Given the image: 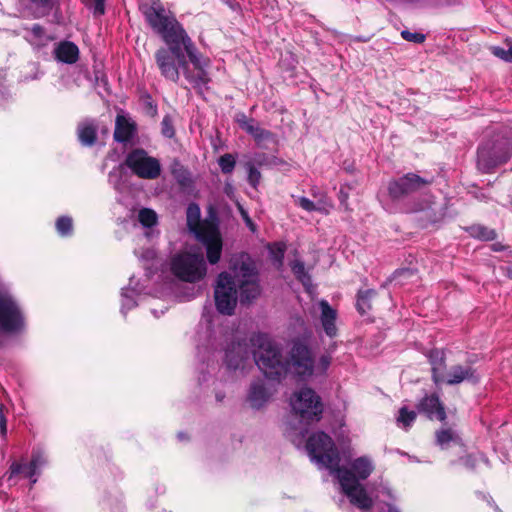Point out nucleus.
Returning <instances> with one entry per match:
<instances>
[{
    "instance_id": "nucleus-1",
    "label": "nucleus",
    "mask_w": 512,
    "mask_h": 512,
    "mask_svg": "<svg viewBox=\"0 0 512 512\" xmlns=\"http://www.w3.org/2000/svg\"><path fill=\"white\" fill-rule=\"evenodd\" d=\"M150 26L159 33L167 44V50L179 60L185 79L195 88L202 89L210 82L207 68L210 59L201 54L183 26L174 16L167 15L159 0H154L144 10Z\"/></svg>"
},
{
    "instance_id": "nucleus-2",
    "label": "nucleus",
    "mask_w": 512,
    "mask_h": 512,
    "mask_svg": "<svg viewBox=\"0 0 512 512\" xmlns=\"http://www.w3.org/2000/svg\"><path fill=\"white\" fill-rule=\"evenodd\" d=\"M251 343L256 348L255 363L269 380L279 381L287 374H291L305 381L315 374V358L304 340L292 341L285 361L282 359L279 347L267 335H254Z\"/></svg>"
},
{
    "instance_id": "nucleus-3",
    "label": "nucleus",
    "mask_w": 512,
    "mask_h": 512,
    "mask_svg": "<svg viewBox=\"0 0 512 512\" xmlns=\"http://www.w3.org/2000/svg\"><path fill=\"white\" fill-rule=\"evenodd\" d=\"M234 276L228 272L218 275L214 288L217 310L221 314L232 315L237 304V286L241 301H251L260 294L258 276L252 263L242 261L234 267Z\"/></svg>"
},
{
    "instance_id": "nucleus-4",
    "label": "nucleus",
    "mask_w": 512,
    "mask_h": 512,
    "mask_svg": "<svg viewBox=\"0 0 512 512\" xmlns=\"http://www.w3.org/2000/svg\"><path fill=\"white\" fill-rule=\"evenodd\" d=\"M306 449L313 462L328 469L331 474L336 476L340 486L350 491L355 481L351 477V472L346 467L339 465V452L328 434L317 432L311 435L307 440ZM348 494L352 495L351 492Z\"/></svg>"
},
{
    "instance_id": "nucleus-5",
    "label": "nucleus",
    "mask_w": 512,
    "mask_h": 512,
    "mask_svg": "<svg viewBox=\"0 0 512 512\" xmlns=\"http://www.w3.org/2000/svg\"><path fill=\"white\" fill-rule=\"evenodd\" d=\"M187 226L197 240L206 249L207 260L210 264H217L222 254V237L217 223L214 221H201L200 207L196 203H190L186 211Z\"/></svg>"
},
{
    "instance_id": "nucleus-6",
    "label": "nucleus",
    "mask_w": 512,
    "mask_h": 512,
    "mask_svg": "<svg viewBox=\"0 0 512 512\" xmlns=\"http://www.w3.org/2000/svg\"><path fill=\"white\" fill-rule=\"evenodd\" d=\"M348 470V468H346ZM374 470L372 460L367 456H362L353 460L350 464L349 471L355 484L351 486V496L348 494V489L341 486L343 493L349 498L350 502L361 509L363 512L371 511L374 500L368 494L363 485L360 484L361 480H366Z\"/></svg>"
},
{
    "instance_id": "nucleus-7",
    "label": "nucleus",
    "mask_w": 512,
    "mask_h": 512,
    "mask_svg": "<svg viewBox=\"0 0 512 512\" xmlns=\"http://www.w3.org/2000/svg\"><path fill=\"white\" fill-rule=\"evenodd\" d=\"M512 154V142L502 133L494 134L478 148L477 165L489 173L496 166L507 162Z\"/></svg>"
},
{
    "instance_id": "nucleus-8",
    "label": "nucleus",
    "mask_w": 512,
    "mask_h": 512,
    "mask_svg": "<svg viewBox=\"0 0 512 512\" xmlns=\"http://www.w3.org/2000/svg\"><path fill=\"white\" fill-rule=\"evenodd\" d=\"M170 269L177 278L191 283L202 280L207 273L206 262L201 253L176 254L171 259Z\"/></svg>"
},
{
    "instance_id": "nucleus-9",
    "label": "nucleus",
    "mask_w": 512,
    "mask_h": 512,
    "mask_svg": "<svg viewBox=\"0 0 512 512\" xmlns=\"http://www.w3.org/2000/svg\"><path fill=\"white\" fill-rule=\"evenodd\" d=\"M290 405L301 423L308 425L321 419L323 412L321 398L311 388L304 387L295 392L290 398Z\"/></svg>"
},
{
    "instance_id": "nucleus-10",
    "label": "nucleus",
    "mask_w": 512,
    "mask_h": 512,
    "mask_svg": "<svg viewBox=\"0 0 512 512\" xmlns=\"http://www.w3.org/2000/svg\"><path fill=\"white\" fill-rule=\"evenodd\" d=\"M25 329V317L17 301L0 293V345L3 335L19 334Z\"/></svg>"
},
{
    "instance_id": "nucleus-11",
    "label": "nucleus",
    "mask_w": 512,
    "mask_h": 512,
    "mask_svg": "<svg viewBox=\"0 0 512 512\" xmlns=\"http://www.w3.org/2000/svg\"><path fill=\"white\" fill-rule=\"evenodd\" d=\"M432 182V178L428 179L415 173H407L389 181L387 190L392 200L400 201L424 191L432 184Z\"/></svg>"
},
{
    "instance_id": "nucleus-12",
    "label": "nucleus",
    "mask_w": 512,
    "mask_h": 512,
    "mask_svg": "<svg viewBox=\"0 0 512 512\" xmlns=\"http://www.w3.org/2000/svg\"><path fill=\"white\" fill-rule=\"evenodd\" d=\"M124 165L127 166L133 174L142 179H156L161 173L160 162L148 155L143 149H134L130 151Z\"/></svg>"
},
{
    "instance_id": "nucleus-13",
    "label": "nucleus",
    "mask_w": 512,
    "mask_h": 512,
    "mask_svg": "<svg viewBox=\"0 0 512 512\" xmlns=\"http://www.w3.org/2000/svg\"><path fill=\"white\" fill-rule=\"evenodd\" d=\"M155 61L161 75L173 83H178L180 79L179 60L173 52L166 48H160L155 53Z\"/></svg>"
},
{
    "instance_id": "nucleus-14",
    "label": "nucleus",
    "mask_w": 512,
    "mask_h": 512,
    "mask_svg": "<svg viewBox=\"0 0 512 512\" xmlns=\"http://www.w3.org/2000/svg\"><path fill=\"white\" fill-rule=\"evenodd\" d=\"M276 391L274 385H266L264 380H256L251 383L247 395V401L254 409L263 407Z\"/></svg>"
},
{
    "instance_id": "nucleus-15",
    "label": "nucleus",
    "mask_w": 512,
    "mask_h": 512,
    "mask_svg": "<svg viewBox=\"0 0 512 512\" xmlns=\"http://www.w3.org/2000/svg\"><path fill=\"white\" fill-rule=\"evenodd\" d=\"M46 463V458L41 451H36L28 464L13 463L11 465V475L23 474L25 478L31 479V484H35L37 479L34 476L37 470Z\"/></svg>"
},
{
    "instance_id": "nucleus-16",
    "label": "nucleus",
    "mask_w": 512,
    "mask_h": 512,
    "mask_svg": "<svg viewBox=\"0 0 512 512\" xmlns=\"http://www.w3.org/2000/svg\"><path fill=\"white\" fill-rule=\"evenodd\" d=\"M463 381L478 383L479 376L476 374V370L471 366L454 365L450 368L447 374L444 373V380L442 383H446L447 385H457Z\"/></svg>"
},
{
    "instance_id": "nucleus-17",
    "label": "nucleus",
    "mask_w": 512,
    "mask_h": 512,
    "mask_svg": "<svg viewBox=\"0 0 512 512\" xmlns=\"http://www.w3.org/2000/svg\"><path fill=\"white\" fill-rule=\"evenodd\" d=\"M419 413H424L429 419L444 421L446 412L437 395L425 396L417 406Z\"/></svg>"
},
{
    "instance_id": "nucleus-18",
    "label": "nucleus",
    "mask_w": 512,
    "mask_h": 512,
    "mask_svg": "<svg viewBox=\"0 0 512 512\" xmlns=\"http://www.w3.org/2000/svg\"><path fill=\"white\" fill-rule=\"evenodd\" d=\"M431 365L432 380L436 385L442 384L444 380V370L446 368V358L443 350L432 349L427 354Z\"/></svg>"
},
{
    "instance_id": "nucleus-19",
    "label": "nucleus",
    "mask_w": 512,
    "mask_h": 512,
    "mask_svg": "<svg viewBox=\"0 0 512 512\" xmlns=\"http://www.w3.org/2000/svg\"><path fill=\"white\" fill-rule=\"evenodd\" d=\"M319 307L321 309L320 320L326 335L331 338L335 337L337 334V327L335 324L337 311L333 309L326 300H321L319 302Z\"/></svg>"
},
{
    "instance_id": "nucleus-20",
    "label": "nucleus",
    "mask_w": 512,
    "mask_h": 512,
    "mask_svg": "<svg viewBox=\"0 0 512 512\" xmlns=\"http://www.w3.org/2000/svg\"><path fill=\"white\" fill-rule=\"evenodd\" d=\"M135 132V126L125 116L116 117L114 139L119 143L128 142Z\"/></svg>"
},
{
    "instance_id": "nucleus-21",
    "label": "nucleus",
    "mask_w": 512,
    "mask_h": 512,
    "mask_svg": "<svg viewBox=\"0 0 512 512\" xmlns=\"http://www.w3.org/2000/svg\"><path fill=\"white\" fill-rule=\"evenodd\" d=\"M18 34H22L25 40L36 47L45 45L49 39L40 24H33L31 28H23V32L19 31Z\"/></svg>"
},
{
    "instance_id": "nucleus-22",
    "label": "nucleus",
    "mask_w": 512,
    "mask_h": 512,
    "mask_svg": "<svg viewBox=\"0 0 512 512\" xmlns=\"http://www.w3.org/2000/svg\"><path fill=\"white\" fill-rule=\"evenodd\" d=\"M296 202L305 211H317L324 215H328L333 207L332 202L326 197L320 198L317 203H314L306 197H299Z\"/></svg>"
},
{
    "instance_id": "nucleus-23",
    "label": "nucleus",
    "mask_w": 512,
    "mask_h": 512,
    "mask_svg": "<svg viewBox=\"0 0 512 512\" xmlns=\"http://www.w3.org/2000/svg\"><path fill=\"white\" fill-rule=\"evenodd\" d=\"M55 56L63 63L73 64L78 60L79 49L72 42H62L56 47Z\"/></svg>"
},
{
    "instance_id": "nucleus-24",
    "label": "nucleus",
    "mask_w": 512,
    "mask_h": 512,
    "mask_svg": "<svg viewBox=\"0 0 512 512\" xmlns=\"http://www.w3.org/2000/svg\"><path fill=\"white\" fill-rule=\"evenodd\" d=\"M247 351L243 349L240 343L233 346L232 349L226 352V363L230 369H238L243 366L245 359H247Z\"/></svg>"
},
{
    "instance_id": "nucleus-25",
    "label": "nucleus",
    "mask_w": 512,
    "mask_h": 512,
    "mask_svg": "<svg viewBox=\"0 0 512 512\" xmlns=\"http://www.w3.org/2000/svg\"><path fill=\"white\" fill-rule=\"evenodd\" d=\"M79 141L85 146H92L97 139V128L93 122L86 121L79 124L78 129Z\"/></svg>"
},
{
    "instance_id": "nucleus-26",
    "label": "nucleus",
    "mask_w": 512,
    "mask_h": 512,
    "mask_svg": "<svg viewBox=\"0 0 512 512\" xmlns=\"http://www.w3.org/2000/svg\"><path fill=\"white\" fill-rule=\"evenodd\" d=\"M436 443L442 449H446L450 443L461 444V437L451 428H443L435 433Z\"/></svg>"
},
{
    "instance_id": "nucleus-27",
    "label": "nucleus",
    "mask_w": 512,
    "mask_h": 512,
    "mask_svg": "<svg viewBox=\"0 0 512 512\" xmlns=\"http://www.w3.org/2000/svg\"><path fill=\"white\" fill-rule=\"evenodd\" d=\"M376 295L377 292L374 289L359 290L356 307L360 314L364 315L371 310V301Z\"/></svg>"
},
{
    "instance_id": "nucleus-28",
    "label": "nucleus",
    "mask_w": 512,
    "mask_h": 512,
    "mask_svg": "<svg viewBox=\"0 0 512 512\" xmlns=\"http://www.w3.org/2000/svg\"><path fill=\"white\" fill-rule=\"evenodd\" d=\"M466 231L469 233L471 237L481 241H492L497 237V233L494 229L488 228L480 224L472 225L466 228Z\"/></svg>"
},
{
    "instance_id": "nucleus-29",
    "label": "nucleus",
    "mask_w": 512,
    "mask_h": 512,
    "mask_svg": "<svg viewBox=\"0 0 512 512\" xmlns=\"http://www.w3.org/2000/svg\"><path fill=\"white\" fill-rule=\"evenodd\" d=\"M291 270L296 276V278L305 286H311V277L309 273L305 269V265L300 260H295L291 263Z\"/></svg>"
},
{
    "instance_id": "nucleus-30",
    "label": "nucleus",
    "mask_w": 512,
    "mask_h": 512,
    "mask_svg": "<svg viewBox=\"0 0 512 512\" xmlns=\"http://www.w3.org/2000/svg\"><path fill=\"white\" fill-rule=\"evenodd\" d=\"M245 131L254 137L258 142L270 139L271 133L268 130L261 128L255 121L251 125L245 126Z\"/></svg>"
},
{
    "instance_id": "nucleus-31",
    "label": "nucleus",
    "mask_w": 512,
    "mask_h": 512,
    "mask_svg": "<svg viewBox=\"0 0 512 512\" xmlns=\"http://www.w3.org/2000/svg\"><path fill=\"white\" fill-rule=\"evenodd\" d=\"M138 220L144 227H152L157 223V214L149 208H142L138 213Z\"/></svg>"
},
{
    "instance_id": "nucleus-32",
    "label": "nucleus",
    "mask_w": 512,
    "mask_h": 512,
    "mask_svg": "<svg viewBox=\"0 0 512 512\" xmlns=\"http://www.w3.org/2000/svg\"><path fill=\"white\" fill-rule=\"evenodd\" d=\"M416 419V413L414 411H409L406 407H402L399 410V415L397 417L398 425H402L405 429L410 427L412 423Z\"/></svg>"
},
{
    "instance_id": "nucleus-33",
    "label": "nucleus",
    "mask_w": 512,
    "mask_h": 512,
    "mask_svg": "<svg viewBox=\"0 0 512 512\" xmlns=\"http://www.w3.org/2000/svg\"><path fill=\"white\" fill-rule=\"evenodd\" d=\"M121 296H122L121 312L123 314H126L127 310H130L136 306L135 291L129 290V289H123Z\"/></svg>"
},
{
    "instance_id": "nucleus-34",
    "label": "nucleus",
    "mask_w": 512,
    "mask_h": 512,
    "mask_svg": "<svg viewBox=\"0 0 512 512\" xmlns=\"http://www.w3.org/2000/svg\"><path fill=\"white\" fill-rule=\"evenodd\" d=\"M56 229L61 236L71 235L73 229L72 219L68 216L59 217L56 221Z\"/></svg>"
},
{
    "instance_id": "nucleus-35",
    "label": "nucleus",
    "mask_w": 512,
    "mask_h": 512,
    "mask_svg": "<svg viewBox=\"0 0 512 512\" xmlns=\"http://www.w3.org/2000/svg\"><path fill=\"white\" fill-rule=\"evenodd\" d=\"M218 164L224 174H230L235 168L236 160L232 154L227 153L219 158Z\"/></svg>"
},
{
    "instance_id": "nucleus-36",
    "label": "nucleus",
    "mask_w": 512,
    "mask_h": 512,
    "mask_svg": "<svg viewBox=\"0 0 512 512\" xmlns=\"http://www.w3.org/2000/svg\"><path fill=\"white\" fill-rule=\"evenodd\" d=\"M245 168L248 172L247 180L253 188H257L261 180V173L255 163H245Z\"/></svg>"
},
{
    "instance_id": "nucleus-37",
    "label": "nucleus",
    "mask_w": 512,
    "mask_h": 512,
    "mask_svg": "<svg viewBox=\"0 0 512 512\" xmlns=\"http://www.w3.org/2000/svg\"><path fill=\"white\" fill-rule=\"evenodd\" d=\"M108 181L116 190H121L122 186V165L115 167L108 175Z\"/></svg>"
},
{
    "instance_id": "nucleus-38",
    "label": "nucleus",
    "mask_w": 512,
    "mask_h": 512,
    "mask_svg": "<svg viewBox=\"0 0 512 512\" xmlns=\"http://www.w3.org/2000/svg\"><path fill=\"white\" fill-rule=\"evenodd\" d=\"M284 253L285 246L283 244H274L270 247L271 257L278 266H281L283 263Z\"/></svg>"
},
{
    "instance_id": "nucleus-39",
    "label": "nucleus",
    "mask_w": 512,
    "mask_h": 512,
    "mask_svg": "<svg viewBox=\"0 0 512 512\" xmlns=\"http://www.w3.org/2000/svg\"><path fill=\"white\" fill-rule=\"evenodd\" d=\"M331 364V357L329 355H322L318 362H315V374L314 375H322L324 374Z\"/></svg>"
},
{
    "instance_id": "nucleus-40",
    "label": "nucleus",
    "mask_w": 512,
    "mask_h": 512,
    "mask_svg": "<svg viewBox=\"0 0 512 512\" xmlns=\"http://www.w3.org/2000/svg\"><path fill=\"white\" fill-rule=\"evenodd\" d=\"M401 36L403 39H405L406 41L408 42H413V43H422L425 41V35L422 34V33H418V32H411L409 30H403L401 32Z\"/></svg>"
},
{
    "instance_id": "nucleus-41",
    "label": "nucleus",
    "mask_w": 512,
    "mask_h": 512,
    "mask_svg": "<svg viewBox=\"0 0 512 512\" xmlns=\"http://www.w3.org/2000/svg\"><path fill=\"white\" fill-rule=\"evenodd\" d=\"M162 126V134L167 138H172L174 136V128L171 122V119L166 116L163 118L161 122Z\"/></svg>"
},
{
    "instance_id": "nucleus-42",
    "label": "nucleus",
    "mask_w": 512,
    "mask_h": 512,
    "mask_svg": "<svg viewBox=\"0 0 512 512\" xmlns=\"http://www.w3.org/2000/svg\"><path fill=\"white\" fill-rule=\"evenodd\" d=\"M246 163H255V167H257V168L262 167V166H267L270 164L268 156L264 153L256 154L253 157V159H251L250 161H247Z\"/></svg>"
},
{
    "instance_id": "nucleus-43",
    "label": "nucleus",
    "mask_w": 512,
    "mask_h": 512,
    "mask_svg": "<svg viewBox=\"0 0 512 512\" xmlns=\"http://www.w3.org/2000/svg\"><path fill=\"white\" fill-rule=\"evenodd\" d=\"M0 431L3 437L7 434V420L4 415V406L0 404Z\"/></svg>"
},
{
    "instance_id": "nucleus-44",
    "label": "nucleus",
    "mask_w": 512,
    "mask_h": 512,
    "mask_svg": "<svg viewBox=\"0 0 512 512\" xmlns=\"http://www.w3.org/2000/svg\"><path fill=\"white\" fill-rule=\"evenodd\" d=\"M380 494L386 496L389 499H395L394 495L392 494L391 489L387 486H382L378 490L377 494L375 495V500H377L380 497Z\"/></svg>"
},
{
    "instance_id": "nucleus-45",
    "label": "nucleus",
    "mask_w": 512,
    "mask_h": 512,
    "mask_svg": "<svg viewBox=\"0 0 512 512\" xmlns=\"http://www.w3.org/2000/svg\"><path fill=\"white\" fill-rule=\"evenodd\" d=\"M492 53L496 57H498V58H500V59H502L504 61H507V49H504V48H501V47H493L492 48Z\"/></svg>"
},
{
    "instance_id": "nucleus-46",
    "label": "nucleus",
    "mask_w": 512,
    "mask_h": 512,
    "mask_svg": "<svg viewBox=\"0 0 512 512\" xmlns=\"http://www.w3.org/2000/svg\"><path fill=\"white\" fill-rule=\"evenodd\" d=\"M240 213H241V216H242L243 220L245 221L246 225L251 229V231L254 232L255 225L252 222L251 218L249 217L248 213L243 208H240Z\"/></svg>"
},
{
    "instance_id": "nucleus-47",
    "label": "nucleus",
    "mask_w": 512,
    "mask_h": 512,
    "mask_svg": "<svg viewBox=\"0 0 512 512\" xmlns=\"http://www.w3.org/2000/svg\"><path fill=\"white\" fill-rule=\"evenodd\" d=\"M94 1H95L94 14H96V15L104 14V12H105L104 0H94Z\"/></svg>"
},
{
    "instance_id": "nucleus-48",
    "label": "nucleus",
    "mask_w": 512,
    "mask_h": 512,
    "mask_svg": "<svg viewBox=\"0 0 512 512\" xmlns=\"http://www.w3.org/2000/svg\"><path fill=\"white\" fill-rule=\"evenodd\" d=\"M237 121L240 127L244 130L245 126L251 125L253 123V119H248L244 114H241Z\"/></svg>"
},
{
    "instance_id": "nucleus-49",
    "label": "nucleus",
    "mask_w": 512,
    "mask_h": 512,
    "mask_svg": "<svg viewBox=\"0 0 512 512\" xmlns=\"http://www.w3.org/2000/svg\"><path fill=\"white\" fill-rule=\"evenodd\" d=\"M491 249L495 252H500L506 250L507 246H505L501 242H495L491 245Z\"/></svg>"
},
{
    "instance_id": "nucleus-50",
    "label": "nucleus",
    "mask_w": 512,
    "mask_h": 512,
    "mask_svg": "<svg viewBox=\"0 0 512 512\" xmlns=\"http://www.w3.org/2000/svg\"><path fill=\"white\" fill-rule=\"evenodd\" d=\"M30 2H32L33 4H36L37 6H47L51 0H29Z\"/></svg>"
},
{
    "instance_id": "nucleus-51",
    "label": "nucleus",
    "mask_w": 512,
    "mask_h": 512,
    "mask_svg": "<svg viewBox=\"0 0 512 512\" xmlns=\"http://www.w3.org/2000/svg\"><path fill=\"white\" fill-rule=\"evenodd\" d=\"M347 198H348V194L346 192H344L343 188H341L340 192H339V199H340L341 203L346 202Z\"/></svg>"
},
{
    "instance_id": "nucleus-52",
    "label": "nucleus",
    "mask_w": 512,
    "mask_h": 512,
    "mask_svg": "<svg viewBox=\"0 0 512 512\" xmlns=\"http://www.w3.org/2000/svg\"><path fill=\"white\" fill-rule=\"evenodd\" d=\"M386 505H387V508H388V512H401V510L397 506H395L393 504L386 503Z\"/></svg>"
},
{
    "instance_id": "nucleus-53",
    "label": "nucleus",
    "mask_w": 512,
    "mask_h": 512,
    "mask_svg": "<svg viewBox=\"0 0 512 512\" xmlns=\"http://www.w3.org/2000/svg\"><path fill=\"white\" fill-rule=\"evenodd\" d=\"M155 255L154 251L153 250H150L148 249L145 253V255H143L144 258H147V259H150V258H153Z\"/></svg>"
},
{
    "instance_id": "nucleus-54",
    "label": "nucleus",
    "mask_w": 512,
    "mask_h": 512,
    "mask_svg": "<svg viewBox=\"0 0 512 512\" xmlns=\"http://www.w3.org/2000/svg\"><path fill=\"white\" fill-rule=\"evenodd\" d=\"M507 62H512V45L507 49Z\"/></svg>"
},
{
    "instance_id": "nucleus-55",
    "label": "nucleus",
    "mask_w": 512,
    "mask_h": 512,
    "mask_svg": "<svg viewBox=\"0 0 512 512\" xmlns=\"http://www.w3.org/2000/svg\"><path fill=\"white\" fill-rule=\"evenodd\" d=\"M506 274L509 278L512 279V265L506 268Z\"/></svg>"
},
{
    "instance_id": "nucleus-56",
    "label": "nucleus",
    "mask_w": 512,
    "mask_h": 512,
    "mask_svg": "<svg viewBox=\"0 0 512 512\" xmlns=\"http://www.w3.org/2000/svg\"><path fill=\"white\" fill-rule=\"evenodd\" d=\"M41 15H42V13H40V12H33V13H32V16H33L34 18H38V17H40Z\"/></svg>"
},
{
    "instance_id": "nucleus-57",
    "label": "nucleus",
    "mask_w": 512,
    "mask_h": 512,
    "mask_svg": "<svg viewBox=\"0 0 512 512\" xmlns=\"http://www.w3.org/2000/svg\"><path fill=\"white\" fill-rule=\"evenodd\" d=\"M184 437H185L184 433H182V432L178 433V438L179 439L182 440V439H184Z\"/></svg>"
},
{
    "instance_id": "nucleus-58",
    "label": "nucleus",
    "mask_w": 512,
    "mask_h": 512,
    "mask_svg": "<svg viewBox=\"0 0 512 512\" xmlns=\"http://www.w3.org/2000/svg\"><path fill=\"white\" fill-rule=\"evenodd\" d=\"M305 432H306V430H304V429H301V430H300V433L302 434V436H304V433H305Z\"/></svg>"
}]
</instances>
